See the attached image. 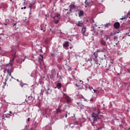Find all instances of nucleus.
<instances>
[{
  "label": "nucleus",
  "instance_id": "473e14b6",
  "mask_svg": "<svg viewBox=\"0 0 130 130\" xmlns=\"http://www.w3.org/2000/svg\"><path fill=\"white\" fill-rule=\"evenodd\" d=\"M93 92H94V93H97V92H98V91L97 90L93 89Z\"/></svg>",
  "mask_w": 130,
  "mask_h": 130
},
{
  "label": "nucleus",
  "instance_id": "ea45409f",
  "mask_svg": "<svg viewBox=\"0 0 130 130\" xmlns=\"http://www.w3.org/2000/svg\"><path fill=\"white\" fill-rule=\"evenodd\" d=\"M65 117H66V118H67V117H68V114H66Z\"/></svg>",
  "mask_w": 130,
  "mask_h": 130
},
{
  "label": "nucleus",
  "instance_id": "5701e85b",
  "mask_svg": "<svg viewBox=\"0 0 130 130\" xmlns=\"http://www.w3.org/2000/svg\"><path fill=\"white\" fill-rule=\"evenodd\" d=\"M8 80H9L8 78H7V79H5V82H4V85L3 86L4 87L6 86V85L7 84V82L8 81Z\"/></svg>",
  "mask_w": 130,
  "mask_h": 130
},
{
  "label": "nucleus",
  "instance_id": "e433bc0d",
  "mask_svg": "<svg viewBox=\"0 0 130 130\" xmlns=\"http://www.w3.org/2000/svg\"><path fill=\"white\" fill-rule=\"evenodd\" d=\"M23 9H26V7H23V8L22 7V8H21V10H23Z\"/></svg>",
  "mask_w": 130,
  "mask_h": 130
},
{
  "label": "nucleus",
  "instance_id": "a18cd8bd",
  "mask_svg": "<svg viewBox=\"0 0 130 130\" xmlns=\"http://www.w3.org/2000/svg\"><path fill=\"white\" fill-rule=\"evenodd\" d=\"M15 25H16V23H14V26H15Z\"/></svg>",
  "mask_w": 130,
  "mask_h": 130
},
{
  "label": "nucleus",
  "instance_id": "412c9836",
  "mask_svg": "<svg viewBox=\"0 0 130 130\" xmlns=\"http://www.w3.org/2000/svg\"><path fill=\"white\" fill-rule=\"evenodd\" d=\"M39 59L41 61H42L43 60V56L42 55H40V57H39Z\"/></svg>",
  "mask_w": 130,
  "mask_h": 130
},
{
  "label": "nucleus",
  "instance_id": "603ef678",
  "mask_svg": "<svg viewBox=\"0 0 130 130\" xmlns=\"http://www.w3.org/2000/svg\"><path fill=\"white\" fill-rule=\"evenodd\" d=\"M17 81H19V80H18V79H17Z\"/></svg>",
  "mask_w": 130,
  "mask_h": 130
},
{
  "label": "nucleus",
  "instance_id": "f257e3e1",
  "mask_svg": "<svg viewBox=\"0 0 130 130\" xmlns=\"http://www.w3.org/2000/svg\"><path fill=\"white\" fill-rule=\"evenodd\" d=\"M15 60V56L11 60H10V62L9 64H8L6 66L7 68H9V67H11V68H9L7 69V73L9 75V76H11L12 74V73L14 72V69L12 68L13 67V63H14V61Z\"/></svg>",
  "mask_w": 130,
  "mask_h": 130
},
{
  "label": "nucleus",
  "instance_id": "4468645a",
  "mask_svg": "<svg viewBox=\"0 0 130 130\" xmlns=\"http://www.w3.org/2000/svg\"><path fill=\"white\" fill-rule=\"evenodd\" d=\"M51 76L52 77H54L55 76L56 73L55 72V70L53 69L51 71Z\"/></svg>",
  "mask_w": 130,
  "mask_h": 130
},
{
  "label": "nucleus",
  "instance_id": "c9c22d12",
  "mask_svg": "<svg viewBox=\"0 0 130 130\" xmlns=\"http://www.w3.org/2000/svg\"><path fill=\"white\" fill-rule=\"evenodd\" d=\"M41 30H42V31H43L44 30V28H43V27H41Z\"/></svg>",
  "mask_w": 130,
  "mask_h": 130
},
{
  "label": "nucleus",
  "instance_id": "49530a36",
  "mask_svg": "<svg viewBox=\"0 0 130 130\" xmlns=\"http://www.w3.org/2000/svg\"><path fill=\"white\" fill-rule=\"evenodd\" d=\"M91 2H93V0H90Z\"/></svg>",
  "mask_w": 130,
  "mask_h": 130
},
{
  "label": "nucleus",
  "instance_id": "a211bd4d",
  "mask_svg": "<svg viewBox=\"0 0 130 130\" xmlns=\"http://www.w3.org/2000/svg\"><path fill=\"white\" fill-rule=\"evenodd\" d=\"M63 47H68L69 46V42H66L63 45Z\"/></svg>",
  "mask_w": 130,
  "mask_h": 130
},
{
  "label": "nucleus",
  "instance_id": "c756f323",
  "mask_svg": "<svg viewBox=\"0 0 130 130\" xmlns=\"http://www.w3.org/2000/svg\"><path fill=\"white\" fill-rule=\"evenodd\" d=\"M124 19H126V17L125 16H123L122 18H120V20H124Z\"/></svg>",
  "mask_w": 130,
  "mask_h": 130
},
{
  "label": "nucleus",
  "instance_id": "2eb2a0df",
  "mask_svg": "<svg viewBox=\"0 0 130 130\" xmlns=\"http://www.w3.org/2000/svg\"><path fill=\"white\" fill-rule=\"evenodd\" d=\"M56 114H60L61 113V110L59 107L56 109Z\"/></svg>",
  "mask_w": 130,
  "mask_h": 130
},
{
  "label": "nucleus",
  "instance_id": "09e8293b",
  "mask_svg": "<svg viewBox=\"0 0 130 130\" xmlns=\"http://www.w3.org/2000/svg\"><path fill=\"white\" fill-rule=\"evenodd\" d=\"M10 113H12V112H11V111H10Z\"/></svg>",
  "mask_w": 130,
  "mask_h": 130
},
{
  "label": "nucleus",
  "instance_id": "a19ab883",
  "mask_svg": "<svg viewBox=\"0 0 130 130\" xmlns=\"http://www.w3.org/2000/svg\"><path fill=\"white\" fill-rule=\"evenodd\" d=\"M27 121H30V118H28L27 119Z\"/></svg>",
  "mask_w": 130,
  "mask_h": 130
},
{
  "label": "nucleus",
  "instance_id": "f03ea898",
  "mask_svg": "<svg viewBox=\"0 0 130 130\" xmlns=\"http://www.w3.org/2000/svg\"><path fill=\"white\" fill-rule=\"evenodd\" d=\"M99 113H100V111H99V109L95 110L92 113L91 117L93 120V122L97 121L98 119H100V118H99Z\"/></svg>",
  "mask_w": 130,
  "mask_h": 130
},
{
  "label": "nucleus",
  "instance_id": "37998d69",
  "mask_svg": "<svg viewBox=\"0 0 130 130\" xmlns=\"http://www.w3.org/2000/svg\"><path fill=\"white\" fill-rule=\"evenodd\" d=\"M128 73H130V69L128 70Z\"/></svg>",
  "mask_w": 130,
  "mask_h": 130
},
{
  "label": "nucleus",
  "instance_id": "f704fd0d",
  "mask_svg": "<svg viewBox=\"0 0 130 130\" xmlns=\"http://www.w3.org/2000/svg\"><path fill=\"white\" fill-rule=\"evenodd\" d=\"M98 52H101V50H97Z\"/></svg>",
  "mask_w": 130,
  "mask_h": 130
},
{
  "label": "nucleus",
  "instance_id": "58836bf2",
  "mask_svg": "<svg viewBox=\"0 0 130 130\" xmlns=\"http://www.w3.org/2000/svg\"><path fill=\"white\" fill-rule=\"evenodd\" d=\"M10 77H11L12 79H14V77L12 76V74H11V76H9Z\"/></svg>",
  "mask_w": 130,
  "mask_h": 130
},
{
  "label": "nucleus",
  "instance_id": "0eeeda50",
  "mask_svg": "<svg viewBox=\"0 0 130 130\" xmlns=\"http://www.w3.org/2000/svg\"><path fill=\"white\" fill-rule=\"evenodd\" d=\"M81 33L83 36H87L88 35H89V33L87 32V30L86 29V27H83L82 28Z\"/></svg>",
  "mask_w": 130,
  "mask_h": 130
},
{
  "label": "nucleus",
  "instance_id": "79ce46f5",
  "mask_svg": "<svg viewBox=\"0 0 130 130\" xmlns=\"http://www.w3.org/2000/svg\"><path fill=\"white\" fill-rule=\"evenodd\" d=\"M31 7H32V5L29 6V8H30V9H31Z\"/></svg>",
  "mask_w": 130,
  "mask_h": 130
},
{
  "label": "nucleus",
  "instance_id": "4c0bfd02",
  "mask_svg": "<svg viewBox=\"0 0 130 130\" xmlns=\"http://www.w3.org/2000/svg\"><path fill=\"white\" fill-rule=\"evenodd\" d=\"M6 22H10V20H9V19H6Z\"/></svg>",
  "mask_w": 130,
  "mask_h": 130
},
{
  "label": "nucleus",
  "instance_id": "6e6552de",
  "mask_svg": "<svg viewBox=\"0 0 130 130\" xmlns=\"http://www.w3.org/2000/svg\"><path fill=\"white\" fill-rule=\"evenodd\" d=\"M100 43L101 44V45H103V46H107V43H106V41L104 40V39L101 38L100 40Z\"/></svg>",
  "mask_w": 130,
  "mask_h": 130
},
{
  "label": "nucleus",
  "instance_id": "39448f33",
  "mask_svg": "<svg viewBox=\"0 0 130 130\" xmlns=\"http://www.w3.org/2000/svg\"><path fill=\"white\" fill-rule=\"evenodd\" d=\"M110 36L113 37L114 41H116V45H117L118 44V42H119V41H117L118 37H117V36H116V32H114V33L110 34Z\"/></svg>",
  "mask_w": 130,
  "mask_h": 130
},
{
  "label": "nucleus",
  "instance_id": "de8ad7c7",
  "mask_svg": "<svg viewBox=\"0 0 130 130\" xmlns=\"http://www.w3.org/2000/svg\"><path fill=\"white\" fill-rule=\"evenodd\" d=\"M65 10H66V11H68V9H65Z\"/></svg>",
  "mask_w": 130,
  "mask_h": 130
},
{
  "label": "nucleus",
  "instance_id": "8fccbe9b",
  "mask_svg": "<svg viewBox=\"0 0 130 130\" xmlns=\"http://www.w3.org/2000/svg\"><path fill=\"white\" fill-rule=\"evenodd\" d=\"M43 31H44V32H45V30H44Z\"/></svg>",
  "mask_w": 130,
  "mask_h": 130
},
{
  "label": "nucleus",
  "instance_id": "72a5a7b5",
  "mask_svg": "<svg viewBox=\"0 0 130 130\" xmlns=\"http://www.w3.org/2000/svg\"><path fill=\"white\" fill-rule=\"evenodd\" d=\"M6 72H7V70L5 69V70L3 71V72L4 73V74H6Z\"/></svg>",
  "mask_w": 130,
  "mask_h": 130
},
{
  "label": "nucleus",
  "instance_id": "b1692460",
  "mask_svg": "<svg viewBox=\"0 0 130 130\" xmlns=\"http://www.w3.org/2000/svg\"><path fill=\"white\" fill-rule=\"evenodd\" d=\"M126 19H127V18H129V19H130V13H128L126 16Z\"/></svg>",
  "mask_w": 130,
  "mask_h": 130
},
{
  "label": "nucleus",
  "instance_id": "2f4dec72",
  "mask_svg": "<svg viewBox=\"0 0 130 130\" xmlns=\"http://www.w3.org/2000/svg\"><path fill=\"white\" fill-rule=\"evenodd\" d=\"M105 38H106V40H108V36H105Z\"/></svg>",
  "mask_w": 130,
  "mask_h": 130
},
{
  "label": "nucleus",
  "instance_id": "6ab92c4d",
  "mask_svg": "<svg viewBox=\"0 0 130 130\" xmlns=\"http://www.w3.org/2000/svg\"><path fill=\"white\" fill-rule=\"evenodd\" d=\"M85 8H87V7H88V6H90V3H88V2L87 1V0H86V1L85 2Z\"/></svg>",
  "mask_w": 130,
  "mask_h": 130
},
{
  "label": "nucleus",
  "instance_id": "1a4fd4ad",
  "mask_svg": "<svg viewBox=\"0 0 130 130\" xmlns=\"http://www.w3.org/2000/svg\"><path fill=\"white\" fill-rule=\"evenodd\" d=\"M34 101V98L33 96H28L26 102L27 103H32Z\"/></svg>",
  "mask_w": 130,
  "mask_h": 130
},
{
  "label": "nucleus",
  "instance_id": "7c9ffc66",
  "mask_svg": "<svg viewBox=\"0 0 130 130\" xmlns=\"http://www.w3.org/2000/svg\"><path fill=\"white\" fill-rule=\"evenodd\" d=\"M57 68H58L59 70H60V69H61V66H60V65H57Z\"/></svg>",
  "mask_w": 130,
  "mask_h": 130
},
{
  "label": "nucleus",
  "instance_id": "423d86ee",
  "mask_svg": "<svg viewBox=\"0 0 130 130\" xmlns=\"http://www.w3.org/2000/svg\"><path fill=\"white\" fill-rule=\"evenodd\" d=\"M93 54L94 56V58H93L94 62L96 63V64H97V66H100V63L98 62V61L97 60V58L98 57V53L93 52Z\"/></svg>",
  "mask_w": 130,
  "mask_h": 130
},
{
  "label": "nucleus",
  "instance_id": "864d4df0",
  "mask_svg": "<svg viewBox=\"0 0 130 130\" xmlns=\"http://www.w3.org/2000/svg\"><path fill=\"white\" fill-rule=\"evenodd\" d=\"M129 36H130V35H129Z\"/></svg>",
  "mask_w": 130,
  "mask_h": 130
},
{
  "label": "nucleus",
  "instance_id": "9b49d317",
  "mask_svg": "<svg viewBox=\"0 0 130 130\" xmlns=\"http://www.w3.org/2000/svg\"><path fill=\"white\" fill-rule=\"evenodd\" d=\"M69 8H70V12H71V11L72 12L73 10H76V9H77V7L74 4L70 5L69 6Z\"/></svg>",
  "mask_w": 130,
  "mask_h": 130
},
{
  "label": "nucleus",
  "instance_id": "a878e982",
  "mask_svg": "<svg viewBox=\"0 0 130 130\" xmlns=\"http://www.w3.org/2000/svg\"><path fill=\"white\" fill-rule=\"evenodd\" d=\"M110 25V23H108L105 25V27H109Z\"/></svg>",
  "mask_w": 130,
  "mask_h": 130
},
{
  "label": "nucleus",
  "instance_id": "4be33fe9",
  "mask_svg": "<svg viewBox=\"0 0 130 130\" xmlns=\"http://www.w3.org/2000/svg\"><path fill=\"white\" fill-rule=\"evenodd\" d=\"M91 31H93V30H95V25L94 24H92L91 26Z\"/></svg>",
  "mask_w": 130,
  "mask_h": 130
},
{
  "label": "nucleus",
  "instance_id": "c85d7f7f",
  "mask_svg": "<svg viewBox=\"0 0 130 130\" xmlns=\"http://www.w3.org/2000/svg\"><path fill=\"white\" fill-rule=\"evenodd\" d=\"M72 11L69 10V11L67 12V14H68V15H70V14H72Z\"/></svg>",
  "mask_w": 130,
  "mask_h": 130
},
{
  "label": "nucleus",
  "instance_id": "f8f14e48",
  "mask_svg": "<svg viewBox=\"0 0 130 130\" xmlns=\"http://www.w3.org/2000/svg\"><path fill=\"white\" fill-rule=\"evenodd\" d=\"M65 99L67 103H71L72 102V100H71L70 96L68 95H65Z\"/></svg>",
  "mask_w": 130,
  "mask_h": 130
},
{
  "label": "nucleus",
  "instance_id": "dca6fc26",
  "mask_svg": "<svg viewBox=\"0 0 130 130\" xmlns=\"http://www.w3.org/2000/svg\"><path fill=\"white\" fill-rule=\"evenodd\" d=\"M82 16H84V11L80 10L79 13V17H82Z\"/></svg>",
  "mask_w": 130,
  "mask_h": 130
},
{
  "label": "nucleus",
  "instance_id": "f3484780",
  "mask_svg": "<svg viewBox=\"0 0 130 130\" xmlns=\"http://www.w3.org/2000/svg\"><path fill=\"white\" fill-rule=\"evenodd\" d=\"M56 87L57 89H60L61 88V83H58L57 84Z\"/></svg>",
  "mask_w": 130,
  "mask_h": 130
},
{
  "label": "nucleus",
  "instance_id": "bb28decb",
  "mask_svg": "<svg viewBox=\"0 0 130 130\" xmlns=\"http://www.w3.org/2000/svg\"><path fill=\"white\" fill-rule=\"evenodd\" d=\"M101 52H106V49L105 48H104L103 49V50H101Z\"/></svg>",
  "mask_w": 130,
  "mask_h": 130
},
{
  "label": "nucleus",
  "instance_id": "20e7f679",
  "mask_svg": "<svg viewBox=\"0 0 130 130\" xmlns=\"http://www.w3.org/2000/svg\"><path fill=\"white\" fill-rule=\"evenodd\" d=\"M60 19V14L59 13H55V16L53 17V19L55 21V24H58V21Z\"/></svg>",
  "mask_w": 130,
  "mask_h": 130
},
{
  "label": "nucleus",
  "instance_id": "393cba45",
  "mask_svg": "<svg viewBox=\"0 0 130 130\" xmlns=\"http://www.w3.org/2000/svg\"><path fill=\"white\" fill-rule=\"evenodd\" d=\"M57 78L58 79H61V76L60 75H59L58 73H57Z\"/></svg>",
  "mask_w": 130,
  "mask_h": 130
},
{
  "label": "nucleus",
  "instance_id": "ddd939ff",
  "mask_svg": "<svg viewBox=\"0 0 130 130\" xmlns=\"http://www.w3.org/2000/svg\"><path fill=\"white\" fill-rule=\"evenodd\" d=\"M120 26L119 22H115L114 24V27L115 29H118L119 27Z\"/></svg>",
  "mask_w": 130,
  "mask_h": 130
},
{
  "label": "nucleus",
  "instance_id": "aec40b11",
  "mask_svg": "<svg viewBox=\"0 0 130 130\" xmlns=\"http://www.w3.org/2000/svg\"><path fill=\"white\" fill-rule=\"evenodd\" d=\"M80 85H79L76 84H75V86H76V87H80V86L83 85V84L84 82H83V81L80 80Z\"/></svg>",
  "mask_w": 130,
  "mask_h": 130
},
{
  "label": "nucleus",
  "instance_id": "9d476101",
  "mask_svg": "<svg viewBox=\"0 0 130 130\" xmlns=\"http://www.w3.org/2000/svg\"><path fill=\"white\" fill-rule=\"evenodd\" d=\"M76 25L78 26V27H84V23H83V21H79L77 23H76Z\"/></svg>",
  "mask_w": 130,
  "mask_h": 130
},
{
  "label": "nucleus",
  "instance_id": "c03bdc74",
  "mask_svg": "<svg viewBox=\"0 0 130 130\" xmlns=\"http://www.w3.org/2000/svg\"><path fill=\"white\" fill-rule=\"evenodd\" d=\"M104 56H105V57H106V55H104Z\"/></svg>",
  "mask_w": 130,
  "mask_h": 130
},
{
  "label": "nucleus",
  "instance_id": "cd10ccee",
  "mask_svg": "<svg viewBox=\"0 0 130 130\" xmlns=\"http://www.w3.org/2000/svg\"><path fill=\"white\" fill-rule=\"evenodd\" d=\"M100 32L101 34V37H102V34H103V30H100Z\"/></svg>",
  "mask_w": 130,
  "mask_h": 130
},
{
  "label": "nucleus",
  "instance_id": "7ed1b4c3",
  "mask_svg": "<svg viewBox=\"0 0 130 130\" xmlns=\"http://www.w3.org/2000/svg\"><path fill=\"white\" fill-rule=\"evenodd\" d=\"M85 60L86 61L85 64L87 68H91L92 66H93V63H92V58L87 59L85 58Z\"/></svg>",
  "mask_w": 130,
  "mask_h": 130
},
{
  "label": "nucleus",
  "instance_id": "3c124183",
  "mask_svg": "<svg viewBox=\"0 0 130 130\" xmlns=\"http://www.w3.org/2000/svg\"><path fill=\"white\" fill-rule=\"evenodd\" d=\"M98 89H99V87H98Z\"/></svg>",
  "mask_w": 130,
  "mask_h": 130
}]
</instances>
